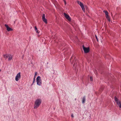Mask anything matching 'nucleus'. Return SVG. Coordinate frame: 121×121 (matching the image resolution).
<instances>
[{
  "instance_id": "obj_1",
  "label": "nucleus",
  "mask_w": 121,
  "mask_h": 121,
  "mask_svg": "<svg viewBox=\"0 0 121 121\" xmlns=\"http://www.w3.org/2000/svg\"><path fill=\"white\" fill-rule=\"evenodd\" d=\"M78 61V60L74 56H73L71 57L70 60V62H71V64H73V67L74 69H76L77 64Z\"/></svg>"
},
{
  "instance_id": "obj_2",
  "label": "nucleus",
  "mask_w": 121,
  "mask_h": 121,
  "mask_svg": "<svg viewBox=\"0 0 121 121\" xmlns=\"http://www.w3.org/2000/svg\"><path fill=\"white\" fill-rule=\"evenodd\" d=\"M41 103V101L40 99H38L36 100L35 102L34 108L36 109L37 108L39 107Z\"/></svg>"
},
{
  "instance_id": "obj_3",
  "label": "nucleus",
  "mask_w": 121,
  "mask_h": 121,
  "mask_svg": "<svg viewBox=\"0 0 121 121\" xmlns=\"http://www.w3.org/2000/svg\"><path fill=\"white\" fill-rule=\"evenodd\" d=\"M114 100L120 108H121V102L119 100L116 96L114 97Z\"/></svg>"
},
{
  "instance_id": "obj_4",
  "label": "nucleus",
  "mask_w": 121,
  "mask_h": 121,
  "mask_svg": "<svg viewBox=\"0 0 121 121\" xmlns=\"http://www.w3.org/2000/svg\"><path fill=\"white\" fill-rule=\"evenodd\" d=\"M37 84L39 86H41L42 84L40 76H38L36 78Z\"/></svg>"
},
{
  "instance_id": "obj_5",
  "label": "nucleus",
  "mask_w": 121,
  "mask_h": 121,
  "mask_svg": "<svg viewBox=\"0 0 121 121\" xmlns=\"http://www.w3.org/2000/svg\"><path fill=\"white\" fill-rule=\"evenodd\" d=\"M77 3L80 5L83 11L84 12L85 11V9L83 3L79 1H77Z\"/></svg>"
},
{
  "instance_id": "obj_6",
  "label": "nucleus",
  "mask_w": 121,
  "mask_h": 121,
  "mask_svg": "<svg viewBox=\"0 0 121 121\" xmlns=\"http://www.w3.org/2000/svg\"><path fill=\"white\" fill-rule=\"evenodd\" d=\"M21 77L20 72H19L17 74L15 78V80L16 81H18L20 79Z\"/></svg>"
},
{
  "instance_id": "obj_7",
  "label": "nucleus",
  "mask_w": 121,
  "mask_h": 121,
  "mask_svg": "<svg viewBox=\"0 0 121 121\" xmlns=\"http://www.w3.org/2000/svg\"><path fill=\"white\" fill-rule=\"evenodd\" d=\"M83 48L85 53H87L89 51V49L88 48H86L84 47V45L82 46Z\"/></svg>"
},
{
  "instance_id": "obj_8",
  "label": "nucleus",
  "mask_w": 121,
  "mask_h": 121,
  "mask_svg": "<svg viewBox=\"0 0 121 121\" xmlns=\"http://www.w3.org/2000/svg\"><path fill=\"white\" fill-rule=\"evenodd\" d=\"M64 14L65 17L69 21H71V18L69 15L66 14L65 13H64Z\"/></svg>"
},
{
  "instance_id": "obj_9",
  "label": "nucleus",
  "mask_w": 121,
  "mask_h": 121,
  "mask_svg": "<svg viewBox=\"0 0 121 121\" xmlns=\"http://www.w3.org/2000/svg\"><path fill=\"white\" fill-rule=\"evenodd\" d=\"M42 19L43 21L46 24L47 23V20L46 19L45 17V15L44 14H43L42 16Z\"/></svg>"
},
{
  "instance_id": "obj_10",
  "label": "nucleus",
  "mask_w": 121,
  "mask_h": 121,
  "mask_svg": "<svg viewBox=\"0 0 121 121\" xmlns=\"http://www.w3.org/2000/svg\"><path fill=\"white\" fill-rule=\"evenodd\" d=\"M4 25L6 28L7 30L8 31H12L13 30V29L12 28L9 27L8 26L7 24H5Z\"/></svg>"
},
{
  "instance_id": "obj_11",
  "label": "nucleus",
  "mask_w": 121,
  "mask_h": 121,
  "mask_svg": "<svg viewBox=\"0 0 121 121\" xmlns=\"http://www.w3.org/2000/svg\"><path fill=\"white\" fill-rule=\"evenodd\" d=\"M10 55V54H6L5 55H3V56L5 60H6L7 58L9 57Z\"/></svg>"
},
{
  "instance_id": "obj_12",
  "label": "nucleus",
  "mask_w": 121,
  "mask_h": 121,
  "mask_svg": "<svg viewBox=\"0 0 121 121\" xmlns=\"http://www.w3.org/2000/svg\"><path fill=\"white\" fill-rule=\"evenodd\" d=\"M86 100V97L85 96H84L82 98V103L83 104H84Z\"/></svg>"
},
{
  "instance_id": "obj_13",
  "label": "nucleus",
  "mask_w": 121,
  "mask_h": 121,
  "mask_svg": "<svg viewBox=\"0 0 121 121\" xmlns=\"http://www.w3.org/2000/svg\"><path fill=\"white\" fill-rule=\"evenodd\" d=\"M13 58V56L11 55L10 54L8 58V60L10 61L12 60Z\"/></svg>"
},
{
  "instance_id": "obj_14",
  "label": "nucleus",
  "mask_w": 121,
  "mask_h": 121,
  "mask_svg": "<svg viewBox=\"0 0 121 121\" xmlns=\"http://www.w3.org/2000/svg\"><path fill=\"white\" fill-rule=\"evenodd\" d=\"M35 31L37 33H39V31L37 29L36 26H35Z\"/></svg>"
},
{
  "instance_id": "obj_15",
  "label": "nucleus",
  "mask_w": 121,
  "mask_h": 121,
  "mask_svg": "<svg viewBox=\"0 0 121 121\" xmlns=\"http://www.w3.org/2000/svg\"><path fill=\"white\" fill-rule=\"evenodd\" d=\"M103 12L106 15H108V13L107 11L104 10Z\"/></svg>"
},
{
  "instance_id": "obj_16",
  "label": "nucleus",
  "mask_w": 121,
  "mask_h": 121,
  "mask_svg": "<svg viewBox=\"0 0 121 121\" xmlns=\"http://www.w3.org/2000/svg\"><path fill=\"white\" fill-rule=\"evenodd\" d=\"M106 17L107 20L110 18L109 17L108 15H106Z\"/></svg>"
},
{
  "instance_id": "obj_17",
  "label": "nucleus",
  "mask_w": 121,
  "mask_h": 121,
  "mask_svg": "<svg viewBox=\"0 0 121 121\" xmlns=\"http://www.w3.org/2000/svg\"><path fill=\"white\" fill-rule=\"evenodd\" d=\"M106 17L107 20L110 18L109 17L108 15H106Z\"/></svg>"
},
{
  "instance_id": "obj_18",
  "label": "nucleus",
  "mask_w": 121,
  "mask_h": 121,
  "mask_svg": "<svg viewBox=\"0 0 121 121\" xmlns=\"http://www.w3.org/2000/svg\"><path fill=\"white\" fill-rule=\"evenodd\" d=\"M106 17L107 20L110 18L109 17L108 15H106Z\"/></svg>"
},
{
  "instance_id": "obj_19",
  "label": "nucleus",
  "mask_w": 121,
  "mask_h": 121,
  "mask_svg": "<svg viewBox=\"0 0 121 121\" xmlns=\"http://www.w3.org/2000/svg\"><path fill=\"white\" fill-rule=\"evenodd\" d=\"M95 38H96V39H97V42H98L99 41V40H98V38H97V37L96 35H95Z\"/></svg>"
},
{
  "instance_id": "obj_20",
  "label": "nucleus",
  "mask_w": 121,
  "mask_h": 121,
  "mask_svg": "<svg viewBox=\"0 0 121 121\" xmlns=\"http://www.w3.org/2000/svg\"><path fill=\"white\" fill-rule=\"evenodd\" d=\"M35 76H34V79H33V83L32 84V85L34 83V82H35Z\"/></svg>"
},
{
  "instance_id": "obj_21",
  "label": "nucleus",
  "mask_w": 121,
  "mask_h": 121,
  "mask_svg": "<svg viewBox=\"0 0 121 121\" xmlns=\"http://www.w3.org/2000/svg\"><path fill=\"white\" fill-rule=\"evenodd\" d=\"M90 79L91 81H93V78H92V77H91V76H90Z\"/></svg>"
},
{
  "instance_id": "obj_22",
  "label": "nucleus",
  "mask_w": 121,
  "mask_h": 121,
  "mask_svg": "<svg viewBox=\"0 0 121 121\" xmlns=\"http://www.w3.org/2000/svg\"><path fill=\"white\" fill-rule=\"evenodd\" d=\"M37 73V72H35V76H35H35L36 75Z\"/></svg>"
},
{
  "instance_id": "obj_23",
  "label": "nucleus",
  "mask_w": 121,
  "mask_h": 121,
  "mask_svg": "<svg viewBox=\"0 0 121 121\" xmlns=\"http://www.w3.org/2000/svg\"><path fill=\"white\" fill-rule=\"evenodd\" d=\"M65 3V5H66V1H65V2H64Z\"/></svg>"
},
{
  "instance_id": "obj_24",
  "label": "nucleus",
  "mask_w": 121,
  "mask_h": 121,
  "mask_svg": "<svg viewBox=\"0 0 121 121\" xmlns=\"http://www.w3.org/2000/svg\"><path fill=\"white\" fill-rule=\"evenodd\" d=\"M108 20L109 21V22H110V18L108 19Z\"/></svg>"
},
{
  "instance_id": "obj_25",
  "label": "nucleus",
  "mask_w": 121,
  "mask_h": 121,
  "mask_svg": "<svg viewBox=\"0 0 121 121\" xmlns=\"http://www.w3.org/2000/svg\"><path fill=\"white\" fill-rule=\"evenodd\" d=\"M95 73H97V71H96V70H95Z\"/></svg>"
},
{
  "instance_id": "obj_26",
  "label": "nucleus",
  "mask_w": 121,
  "mask_h": 121,
  "mask_svg": "<svg viewBox=\"0 0 121 121\" xmlns=\"http://www.w3.org/2000/svg\"><path fill=\"white\" fill-rule=\"evenodd\" d=\"M29 39H30H30H31V37L30 36L29 37Z\"/></svg>"
},
{
  "instance_id": "obj_27",
  "label": "nucleus",
  "mask_w": 121,
  "mask_h": 121,
  "mask_svg": "<svg viewBox=\"0 0 121 121\" xmlns=\"http://www.w3.org/2000/svg\"><path fill=\"white\" fill-rule=\"evenodd\" d=\"M71 116L72 117H73V115H71Z\"/></svg>"
},
{
  "instance_id": "obj_28",
  "label": "nucleus",
  "mask_w": 121,
  "mask_h": 121,
  "mask_svg": "<svg viewBox=\"0 0 121 121\" xmlns=\"http://www.w3.org/2000/svg\"><path fill=\"white\" fill-rule=\"evenodd\" d=\"M64 1V2H65V0H63Z\"/></svg>"
}]
</instances>
